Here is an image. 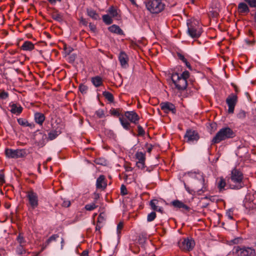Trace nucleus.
<instances>
[{
	"mask_svg": "<svg viewBox=\"0 0 256 256\" xmlns=\"http://www.w3.org/2000/svg\"><path fill=\"white\" fill-rule=\"evenodd\" d=\"M244 174L238 169L234 168L228 178V186L231 189L238 190L244 186Z\"/></svg>",
	"mask_w": 256,
	"mask_h": 256,
	"instance_id": "nucleus-1",
	"label": "nucleus"
},
{
	"mask_svg": "<svg viewBox=\"0 0 256 256\" xmlns=\"http://www.w3.org/2000/svg\"><path fill=\"white\" fill-rule=\"evenodd\" d=\"M189 76L190 73L187 70L184 71L180 74L177 72L173 73L171 79L174 88L179 91L185 90L188 86L187 79Z\"/></svg>",
	"mask_w": 256,
	"mask_h": 256,
	"instance_id": "nucleus-2",
	"label": "nucleus"
},
{
	"mask_svg": "<svg viewBox=\"0 0 256 256\" xmlns=\"http://www.w3.org/2000/svg\"><path fill=\"white\" fill-rule=\"evenodd\" d=\"M235 136L234 132L230 128H222L216 134L212 142V144H218L222 140L233 138Z\"/></svg>",
	"mask_w": 256,
	"mask_h": 256,
	"instance_id": "nucleus-3",
	"label": "nucleus"
},
{
	"mask_svg": "<svg viewBox=\"0 0 256 256\" xmlns=\"http://www.w3.org/2000/svg\"><path fill=\"white\" fill-rule=\"evenodd\" d=\"M147 10L152 14H158L162 12L165 7V4L162 0H148L146 2Z\"/></svg>",
	"mask_w": 256,
	"mask_h": 256,
	"instance_id": "nucleus-4",
	"label": "nucleus"
},
{
	"mask_svg": "<svg viewBox=\"0 0 256 256\" xmlns=\"http://www.w3.org/2000/svg\"><path fill=\"white\" fill-rule=\"evenodd\" d=\"M188 33L193 38H199L202 33V30L196 22H187Z\"/></svg>",
	"mask_w": 256,
	"mask_h": 256,
	"instance_id": "nucleus-5",
	"label": "nucleus"
},
{
	"mask_svg": "<svg viewBox=\"0 0 256 256\" xmlns=\"http://www.w3.org/2000/svg\"><path fill=\"white\" fill-rule=\"evenodd\" d=\"M5 154L8 158H18L26 156V152L24 149L12 150L11 148H6L5 150Z\"/></svg>",
	"mask_w": 256,
	"mask_h": 256,
	"instance_id": "nucleus-6",
	"label": "nucleus"
},
{
	"mask_svg": "<svg viewBox=\"0 0 256 256\" xmlns=\"http://www.w3.org/2000/svg\"><path fill=\"white\" fill-rule=\"evenodd\" d=\"M26 196L28 199V202L31 208L32 209H34L38 207V199L37 194L32 190L26 192Z\"/></svg>",
	"mask_w": 256,
	"mask_h": 256,
	"instance_id": "nucleus-7",
	"label": "nucleus"
},
{
	"mask_svg": "<svg viewBox=\"0 0 256 256\" xmlns=\"http://www.w3.org/2000/svg\"><path fill=\"white\" fill-rule=\"evenodd\" d=\"M238 100V98L236 94H230L226 99V103L228 106V112L229 114H233L235 106H236Z\"/></svg>",
	"mask_w": 256,
	"mask_h": 256,
	"instance_id": "nucleus-8",
	"label": "nucleus"
},
{
	"mask_svg": "<svg viewBox=\"0 0 256 256\" xmlns=\"http://www.w3.org/2000/svg\"><path fill=\"white\" fill-rule=\"evenodd\" d=\"M194 241L188 238L182 239L178 242L180 248L184 251L192 250L194 248Z\"/></svg>",
	"mask_w": 256,
	"mask_h": 256,
	"instance_id": "nucleus-9",
	"label": "nucleus"
},
{
	"mask_svg": "<svg viewBox=\"0 0 256 256\" xmlns=\"http://www.w3.org/2000/svg\"><path fill=\"white\" fill-rule=\"evenodd\" d=\"M184 138L186 142H191L198 141L200 138V136L196 131L189 129L186 130Z\"/></svg>",
	"mask_w": 256,
	"mask_h": 256,
	"instance_id": "nucleus-10",
	"label": "nucleus"
},
{
	"mask_svg": "<svg viewBox=\"0 0 256 256\" xmlns=\"http://www.w3.org/2000/svg\"><path fill=\"white\" fill-rule=\"evenodd\" d=\"M136 158L138 161L136 163V166L139 168L144 169L145 166L146 154L141 152H138L135 154Z\"/></svg>",
	"mask_w": 256,
	"mask_h": 256,
	"instance_id": "nucleus-11",
	"label": "nucleus"
},
{
	"mask_svg": "<svg viewBox=\"0 0 256 256\" xmlns=\"http://www.w3.org/2000/svg\"><path fill=\"white\" fill-rule=\"evenodd\" d=\"M244 204L250 208H256V192L246 196Z\"/></svg>",
	"mask_w": 256,
	"mask_h": 256,
	"instance_id": "nucleus-12",
	"label": "nucleus"
},
{
	"mask_svg": "<svg viewBox=\"0 0 256 256\" xmlns=\"http://www.w3.org/2000/svg\"><path fill=\"white\" fill-rule=\"evenodd\" d=\"M161 110L165 113L171 112L172 114L176 113V109L174 105L170 102H164L160 104Z\"/></svg>",
	"mask_w": 256,
	"mask_h": 256,
	"instance_id": "nucleus-13",
	"label": "nucleus"
},
{
	"mask_svg": "<svg viewBox=\"0 0 256 256\" xmlns=\"http://www.w3.org/2000/svg\"><path fill=\"white\" fill-rule=\"evenodd\" d=\"M125 117L131 122L138 124L140 117L134 111H127L124 112Z\"/></svg>",
	"mask_w": 256,
	"mask_h": 256,
	"instance_id": "nucleus-14",
	"label": "nucleus"
},
{
	"mask_svg": "<svg viewBox=\"0 0 256 256\" xmlns=\"http://www.w3.org/2000/svg\"><path fill=\"white\" fill-rule=\"evenodd\" d=\"M107 186V180L104 175H100L96 181V188L97 189L104 190Z\"/></svg>",
	"mask_w": 256,
	"mask_h": 256,
	"instance_id": "nucleus-15",
	"label": "nucleus"
},
{
	"mask_svg": "<svg viewBox=\"0 0 256 256\" xmlns=\"http://www.w3.org/2000/svg\"><path fill=\"white\" fill-rule=\"evenodd\" d=\"M118 60L122 68H126L128 67V57L124 52H120Z\"/></svg>",
	"mask_w": 256,
	"mask_h": 256,
	"instance_id": "nucleus-16",
	"label": "nucleus"
},
{
	"mask_svg": "<svg viewBox=\"0 0 256 256\" xmlns=\"http://www.w3.org/2000/svg\"><path fill=\"white\" fill-rule=\"evenodd\" d=\"M216 185L220 192H222L226 190L225 187L228 186L226 180L223 177H220L217 178Z\"/></svg>",
	"mask_w": 256,
	"mask_h": 256,
	"instance_id": "nucleus-17",
	"label": "nucleus"
},
{
	"mask_svg": "<svg viewBox=\"0 0 256 256\" xmlns=\"http://www.w3.org/2000/svg\"><path fill=\"white\" fill-rule=\"evenodd\" d=\"M172 204L175 208L182 209L186 211H189L190 210V208L187 205L178 200H175L172 202Z\"/></svg>",
	"mask_w": 256,
	"mask_h": 256,
	"instance_id": "nucleus-18",
	"label": "nucleus"
},
{
	"mask_svg": "<svg viewBox=\"0 0 256 256\" xmlns=\"http://www.w3.org/2000/svg\"><path fill=\"white\" fill-rule=\"evenodd\" d=\"M62 132L60 128H58L55 130H52L48 134V139L49 140H53L55 139Z\"/></svg>",
	"mask_w": 256,
	"mask_h": 256,
	"instance_id": "nucleus-19",
	"label": "nucleus"
},
{
	"mask_svg": "<svg viewBox=\"0 0 256 256\" xmlns=\"http://www.w3.org/2000/svg\"><path fill=\"white\" fill-rule=\"evenodd\" d=\"M45 116L44 114L41 112H36L34 114L35 122L38 124L42 126L44 120Z\"/></svg>",
	"mask_w": 256,
	"mask_h": 256,
	"instance_id": "nucleus-20",
	"label": "nucleus"
},
{
	"mask_svg": "<svg viewBox=\"0 0 256 256\" xmlns=\"http://www.w3.org/2000/svg\"><path fill=\"white\" fill-rule=\"evenodd\" d=\"M46 137V135L42 132L36 134L34 135V139L38 145H42L44 144V140Z\"/></svg>",
	"mask_w": 256,
	"mask_h": 256,
	"instance_id": "nucleus-21",
	"label": "nucleus"
},
{
	"mask_svg": "<svg viewBox=\"0 0 256 256\" xmlns=\"http://www.w3.org/2000/svg\"><path fill=\"white\" fill-rule=\"evenodd\" d=\"M238 10L240 14H248L250 12V9L246 4L240 2L238 5Z\"/></svg>",
	"mask_w": 256,
	"mask_h": 256,
	"instance_id": "nucleus-22",
	"label": "nucleus"
},
{
	"mask_svg": "<svg viewBox=\"0 0 256 256\" xmlns=\"http://www.w3.org/2000/svg\"><path fill=\"white\" fill-rule=\"evenodd\" d=\"M108 30L112 33H114L120 35L123 34L122 30L120 28L119 26L117 25L113 24L108 27Z\"/></svg>",
	"mask_w": 256,
	"mask_h": 256,
	"instance_id": "nucleus-23",
	"label": "nucleus"
},
{
	"mask_svg": "<svg viewBox=\"0 0 256 256\" xmlns=\"http://www.w3.org/2000/svg\"><path fill=\"white\" fill-rule=\"evenodd\" d=\"M158 201L157 200H152L150 202V205L152 210L162 213V208H158Z\"/></svg>",
	"mask_w": 256,
	"mask_h": 256,
	"instance_id": "nucleus-24",
	"label": "nucleus"
},
{
	"mask_svg": "<svg viewBox=\"0 0 256 256\" xmlns=\"http://www.w3.org/2000/svg\"><path fill=\"white\" fill-rule=\"evenodd\" d=\"M34 48V44L30 41H26L24 42L21 46V49L23 50H32Z\"/></svg>",
	"mask_w": 256,
	"mask_h": 256,
	"instance_id": "nucleus-25",
	"label": "nucleus"
},
{
	"mask_svg": "<svg viewBox=\"0 0 256 256\" xmlns=\"http://www.w3.org/2000/svg\"><path fill=\"white\" fill-rule=\"evenodd\" d=\"M120 121L122 127L126 130H129L130 128V121L127 120V118H124V116L120 117Z\"/></svg>",
	"mask_w": 256,
	"mask_h": 256,
	"instance_id": "nucleus-26",
	"label": "nucleus"
},
{
	"mask_svg": "<svg viewBox=\"0 0 256 256\" xmlns=\"http://www.w3.org/2000/svg\"><path fill=\"white\" fill-rule=\"evenodd\" d=\"M91 81L92 84L96 88L102 86L103 84L102 78L100 76L92 78Z\"/></svg>",
	"mask_w": 256,
	"mask_h": 256,
	"instance_id": "nucleus-27",
	"label": "nucleus"
},
{
	"mask_svg": "<svg viewBox=\"0 0 256 256\" xmlns=\"http://www.w3.org/2000/svg\"><path fill=\"white\" fill-rule=\"evenodd\" d=\"M87 14L94 20H98L100 18L98 14L92 8L86 9Z\"/></svg>",
	"mask_w": 256,
	"mask_h": 256,
	"instance_id": "nucleus-28",
	"label": "nucleus"
},
{
	"mask_svg": "<svg viewBox=\"0 0 256 256\" xmlns=\"http://www.w3.org/2000/svg\"><path fill=\"white\" fill-rule=\"evenodd\" d=\"M10 112L14 114H20L22 111V108L20 106H18L16 104H13L11 106Z\"/></svg>",
	"mask_w": 256,
	"mask_h": 256,
	"instance_id": "nucleus-29",
	"label": "nucleus"
},
{
	"mask_svg": "<svg viewBox=\"0 0 256 256\" xmlns=\"http://www.w3.org/2000/svg\"><path fill=\"white\" fill-rule=\"evenodd\" d=\"M58 237V234H53L50 236L44 244L42 250H43L52 242L56 241Z\"/></svg>",
	"mask_w": 256,
	"mask_h": 256,
	"instance_id": "nucleus-30",
	"label": "nucleus"
},
{
	"mask_svg": "<svg viewBox=\"0 0 256 256\" xmlns=\"http://www.w3.org/2000/svg\"><path fill=\"white\" fill-rule=\"evenodd\" d=\"M52 17L54 20L59 22L63 20L62 15L57 10H55L52 13Z\"/></svg>",
	"mask_w": 256,
	"mask_h": 256,
	"instance_id": "nucleus-31",
	"label": "nucleus"
},
{
	"mask_svg": "<svg viewBox=\"0 0 256 256\" xmlns=\"http://www.w3.org/2000/svg\"><path fill=\"white\" fill-rule=\"evenodd\" d=\"M104 96L110 102H114V98L112 94L108 92L104 91L102 93Z\"/></svg>",
	"mask_w": 256,
	"mask_h": 256,
	"instance_id": "nucleus-32",
	"label": "nucleus"
},
{
	"mask_svg": "<svg viewBox=\"0 0 256 256\" xmlns=\"http://www.w3.org/2000/svg\"><path fill=\"white\" fill-rule=\"evenodd\" d=\"M102 20L106 24H110L112 23V20L111 16L108 14L103 15Z\"/></svg>",
	"mask_w": 256,
	"mask_h": 256,
	"instance_id": "nucleus-33",
	"label": "nucleus"
},
{
	"mask_svg": "<svg viewBox=\"0 0 256 256\" xmlns=\"http://www.w3.org/2000/svg\"><path fill=\"white\" fill-rule=\"evenodd\" d=\"M16 240L20 246H24V244L26 243V241L21 233H20L17 236Z\"/></svg>",
	"mask_w": 256,
	"mask_h": 256,
	"instance_id": "nucleus-34",
	"label": "nucleus"
},
{
	"mask_svg": "<svg viewBox=\"0 0 256 256\" xmlns=\"http://www.w3.org/2000/svg\"><path fill=\"white\" fill-rule=\"evenodd\" d=\"M105 220L106 214L104 212H101L98 218L97 223L104 224V222L105 221Z\"/></svg>",
	"mask_w": 256,
	"mask_h": 256,
	"instance_id": "nucleus-35",
	"label": "nucleus"
},
{
	"mask_svg": "<svg viewBox=\"0 0 256 256\" xmlns=\"http://www.w3.org/2000/svg\"><path fill=\"white\" fill-rule=\"evenodd\" d=\"M98 206L96 204L95 202L87 204L85 206L86 210L91 211L96 208Z\"/></svg>",
	"mask_w": 256,
	"mask_h": 256,
	"instance_id": "nucleus-36",
	"label": "nucleus"
},
{
	"mask_svg": "<svg viewBox=\"0 0 256 256\" xmlns=\"http://www.w3.org/2000/svg\"><path fill=\"white\" fill-rule=\"evenodd\" d=\"M109 14L112 16L113 18H117L118 14L116 10L113 6H111L108 9Z\"/></svg>",
	"mask_w": 256,
	"mask_h": 256,
	"instance_id": "nucleus-37",
	"label": "nucleus"
},
{
	"mask_svg": "<svg viewBox=\"0 0 256 256\" xmlns=\"http://www.w3.org/2000/svg\"><path fill=\"white\" fill-rule=\"evenodd\" d=\"M246 112L242 110H240L236 115L238 118L240 120L244 119L246 116Z\"/></svg>",
	"mask_w": 256,
	"mask_h": 256,
	"instance_id": "nucleus-38",
	"label": "nucleus"
},
{
	"mask_svg": "<svg viewBox=\"0 0 256 256\" xmlns=\"http://www.w3.org/2000/svg\"><path fill=\"white\" fill-rule=\"evenodd\" d=\"M24 246L19 245V246L17 247L16 252L18 254L22 255L26 253V250L24 248Z\"/></svg>",
	"mask_w": 256,
	"mask_h": 256,
	"instance_id": "nucleus-39",
	"label": "nucleus"
},
{
	"mask_svg": "<svg viewBox=\"0 0 256 256\" xmlns=\"http://www.w3.org/2000/svg\"><path fill=\"white\" fill-rule=\"evenodd\" d=\"M156 218V213L154 212H152L148 214L147 216V220L148 222L153 221Z\"/></svg>",
	"mask_w": 256,
	"mask_h": 256,
	"instance_id": "nucleus-40",
	"label": "nucleus"
},
{
	"mask_svg": "<svg viewBox=\"0 0 256 256\" xmlns=\"http://www.w3.org/2000/svg\"><path fill=\"white\" fill-rule=\"evenodd\" d=\"M62 201L61 204L62 206L68 208L70 206L71 202L70 200H66L65 198H62Z\"/></svg>",
	"mask_w": 256,
	"mask_h": 256,
	"instance_id": "nucleus-41",
	"label": "nucleus"
},
{
	"mask_svg": "<svg viewBox=\"0 0 256 256\" xmlns=\"http://www.w3.org/2000/svg\"><path fill=\"white\" fill-rule=\"evenodd\" d=\"M78 88H79V90L80 92L82 94H86V92L88 90V88L87 86H86L84 84H81L79 86Z\"/></svg>",
	"mask_w": 256,
	"mask_h": 256,
	"instance_id": "nucleus-42",
	"label": "nucleus"
},
{
	"mask_svg": "<svg viewBox=\"0 0 256 256\" xmlns=\"http://www.w3.org/2000/svg\"><path fill=\"white\" fill-rule=\"evenodd\" d=\"M18 122L20 125L24 126H26L28 122L26 119L20 118L18 119Z\"/></svg>",
	"mask_w": 256,
	"mask_h": 256,
	"instance_id": "nucleus-43",
	"label": "nucleus"
},
{
	"mask_svg": "<svg viewBox=\"0 0 256 256\" xmlns=\"http://www.w3.org/2000/svg\"><path fill=\"white\" fill-rule=\"evenodd\" d=\"M138 136H143L145 134L144 130L142 127L140 125H138Z\"/></svg>",
	"mask_w": 256,
	"mask_h": 256,
	"instance_id": "nucleus-44",
	"label": "nucleus"
},
{
	"mask_svg": "<svg viewBox=\"0 0 256 256\" xmlns=\"http://www.w3.org/2000/svg\"><path fill=\"white\" fill-rule=\"evenodd\" d=\"M251 8H256V0H244Z\"/></svg>",
	"mask_w": 256,
	"mask_h": 256,
	"instance_id": "nucleus-45",
	"label": "nucleus"
},
{
	"mask_svg": "<svg viewBox=\"0 0 256 256\" xmlns=\"http://www.w3.org/2000/svg\"><path fill=\"white\" fill-rule=\"evenodd\" d=\"M110 113L112 115L114 116H118L120 115V112H119V110L118 109L112 108L110 110Z\"/></svg>",
	"mask_w": 256,
	"mask_h": 256,
	"instance_id": "nucleus-46",
	"label": "nucleus"
},
{
	"mask_svg": "<svg viewBox=\"0 0 256 256\" xmlns=\"http://www.w3.org/2000/svg\"><path fill=\"white\" fill-rule=\"evenodd\" d=\"M8 97V94L4 90H2L0 93V98L5 100Z\"/></svg>",
	"mask_w": 256,
	"mask_h": 256,
	"instance_id": "nucleus-47",
	"label": "nucleus"
},
{
	"mask_svg": "<svg viewBox=\"0 0 256 256\" xmlns=\"http://www.w3.org/2000/svg\"><path fill=\"white\" fill-rule=\"evenodd\" d=\"M120 194L122 196H125L128 194V190L126 188V186L122 184L120 188Z\"/></svg>",
	"mask_w": 256,
	"mask_h": 256,
	"instance_id": "nucleus-48",
	"label": "nucleus"
},
{
	"mask_svg": "<svg viewBox=\"0 0 256 256\" xmlns=\"http://www.w3.org/2000/svg\"><path fill=\"white\" fill-rule=\"evenodd\" d=\"M96 114L99 118H102L104 116V111L102 109H100L97 110L96 112Z\"/></svg>",
	"mask_w": 256,
	"mask_h": 256,
	"instance_id": "nucleus-49",
	"label": "nucleus"
},
{
	"mask_svg": "<svg viewBox=\"0 0 256 256\" xmlns=\"http://www.w3.org/2000/svg\"><path fill=\"white\" fill-rule=\"evenodd\" d=\"M226 216L230 220H233V210H228L226 212Z\"/></svg>",
	"mask_w": 256,
	"mask_h": 256,
	"instance_id": "nucleus-50",
	"label": "nucleus"
},
{
	"mask_svg": "<svg viewBox=\"0 0 256 256\" xmlns=\"http://www.w3.org/2000/svg\"><path fill=\"white\" fill-rule=\"evenodd\" d=\"M124 226L123 222H120L117 226V233L118 234H120V230L122 229Z\"/></svg>",
	"mask_w": 256,
	"mask_h": 256,
	"instance_id": "nucleus-51",
	"label": "nucleus"
},
{
	"mask_svg": "<svg viewBox=\"0 0 256 256\" xmlns=\"http://www.w3.org/2000/svg\"><path fill=\"white\" fill-rule=\"evenodd\" d=\"M206 190H207L206 188L204 186L201 189L198 190L196 191V192L198 195H201L202 194H203Z\"/></svg>",
	"mask_w": 256,
	"mask_h": 256,
	"instance_id": "nucleus-52",
	"label": "nucleus"
},
{
	"mask_svg": "<svg viewBox=\"0 0 256 256\" xmlns=\"http://www.w3.org/2000/svg\"><path fill=\"white\" fill-rule=\"evenodd\" d=\"M89 28L92 32H95L96 30V26L92 23H90L88 25Z\"/></svg>",
	"mask_w": 256,
	"mask_h": 256,
	"instance_id": "nucleus-53",
	"label": "nucleus"
},
{
	"mask_svg": "<svg viewBox=\"0 0 256 256\" xmlns=\"http://www.w3.org/2000/svg\"><path fill=\"white\" fill-rule=\"evenodd\" d=\"M80 23L84 26H86L88 25V22L86 20V18L82 17L80 18Z\"/></svg>",
	"mask_w": 256,
	"mask_h": 256,
	"instance_id": "nucleus-54",
	"label": "nucleus"
},
{
	"mask_svg": "<svg viewBox=\"0 0 256 256\" xmlns=\"http://www.w3.org/2000/svg\"><path fill=\"white\" fill-rule=\"evenodd\" d=\"M177 56L178 58L182 60L184 62H186V59L184 58V55L180 53H178Z\"/></svg>",
	"mask_w": 256,
	"mask_h": 256,
	"instance_id": "nucleus-55",
	"label": "nucleus"
},
{
	"mask_svg": "<svg viewBox=\"0 0 256 256\" xmlns=\"http://www.w3.org/2000/svg\"><path fill=\"white\" fill-rule=\"evenodd\" d=\"M124 168L126 172H131L133 170L132 168L129 165H124Z\"/></svg>",
	"mask_w": 256,
	"mask_h": 256,
	"instance_id": "nucleus-56",
	"label": "nucleus"
},
{
	"mask_svg": "<svg viewBox=\"0 0 256 256\" xmlns=\"http://www.w3.org/2000/svg\"><path fill=\"white\" fill-rule=\"evenodd\" d=\"M103 226H104L103 224H100L98 223L96 226V231L100 232V230Z\"/></svg>",
	"mask_w": 256,
	"mask_h": 256,
	"instance_id": "nucleus-57",
	"label": "nucleus"
},
{
	"mask_svg": "<svg viewBox=\"0 0 256 256\" xmlns=\"http://www.w3.org/2000/svg\"><path fill=\"white\" fill-rule=\"evenodd\" d=\"M0 182L1 184H3L4 182V174H0Z\"/></svg>",
	"mask_w": 256,
	"mask_h": 256,
	"instance_id": "nucleus-58",
	"label": "nucleus"
},
{
	"mask_svg": "<svg viewBox=\"0 0 256 256\" xmlns=\"http://www.w3.org/2000/svg\"><path fill=\"white\" fill-rule=\"evenodd\" d=\"M80 256H88V252L87 250H84L80 254Z\"/></svg>",
	"mask_w": 256,
	"mask_h": 256,
	"instance_id": "nucleus-59",
	"label": "nucleus"
},
{
	"mask_svg": "<svg viewBox=\"0 0 256 256\" xmlns=\"http://www.w3.org/2000/svg\"><path fill=\"white\" fill-rule=\"evenodd\" d=\"M202 200H204V199H209L211 201H214V196H210V198H208V196H205V197L202 198Z\"/></svg>",
	"mask_w": 256,
	"mask_h": 256,
	"instance_id": "nucleus-60",
	"label": "nucleus"
},
{
	"mask_svg": "<svg viewBox=\"0 0 256 256\" xmlns=\"http://www.w3.org/2000/svg\"><path fill=\"white\" fill-rule=\"evenodd\" d=\"M26 126H28L30 128H33L34 127V124L32 123H30L28 122Z\"/></svg>",
	"mask_w": 256,
	"mask_h": 256,
	"instance_id": "nucleus-61",
	"label": "nucleus"
},
{
	"mask_svg": "<svg viewBox=\"0 0 256 256\" xmlns=\"http://www.w3.org/2000/svg\"><path fill=\"white\" fill-rule=\"evenodd\" d=\"M50 4H54L57 1L60 2L62 0H48Z\"/></svg>",
	"mask_w": 256,
	"mask_h": 256,
	"instance_id": "nucleus-62",
	"label": "nucleus"
},
{
	"mask_svg": "<svg viewBox=\"0 0 256 256\" xmlns=\"http://www.w3.org/2000/svg\"><path fill=\"white\" fill-rule=\"evenodd\" d=\"M184 63H185L186 66L189 68V69H191V66H190V64L187 61V60H186V62H184Z\"/></svg>",
	"mask_w": 256,
	"mask_h": 256,
	"instance_id": "nucleus-63",
	"label": "nucleus"
},
{
	"mask_svg": "<svg viewBox=\"0 0 256 256\" xmlns=\"http://www.w3.org/2000/svg\"><path fill=\"white\" fill-rule=\"evenodd\" d=\"M152 148H153L152 146L150 145V146L148 148V150H147L148 152L150 153L152 149Z\"/></svg>",
	"mask_w": 256,
	"mask_h": 256,
	"instance_id": "nucleus-64",
	"label": "nucleus"
}]
</instances>
